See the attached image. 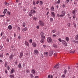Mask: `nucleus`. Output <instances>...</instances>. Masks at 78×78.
Segmentation results:
<instances>
[{
    "mask_svg": "<svg viewBox=\"0 0 78 78\" xmlns=\"http://www.w3.org/2000/svg\"><path fill=\"white\" fill-rule=\"evenodd\" d=\"M34 13H36L35 10H31L30 12L29 13V16H30V17H31V16H32V15L34 14Z\"/></svg>",
    "mask_w": 78,
    "mask_h": 78,
    "instance_id": "1",
    "label": "nucleus"
},
{
    "mask_svg": "<svg viewBox=\"0 0 78 78\" xmlns=\"http://www.w3.org/2000/svg\"><path fill=\"white\" fill-rule=\"evenodd\" d=\"M61 13L62 14H61V16H62V17H64L65 15H66V11H64V10H63L62 11Z\"/></svg>",
    "mask_w": 78,
    "mask_h": 78,
    "instance_id": "2",
    "label": "nucleus"
},
{
    "mask_svg": "<svg viewBox=\"0 0 78 78\" xmlns=\"http://www.w3.org/2000/svg\"><path fill=\"white\" fill-rule=\"evenodd\" d=\"M39 25L41 27H43L44 26V23L42 21H39Z\"/></svg>",
    "mask_w": 78,
    "mask_h": 78,
    "instance_id": "3",
    "label": "nucleus"
},
{
    "mask_svg": "<svg viewBox=\"0 0 78 78\" xmlns=\"http://www.w3.org/2000/svg\"><path fill=\"white\" fill-rule=\"evenodd\" d=\"M47 41L49 42H51L52 41V40L51 39V38L50 37H48L47 38Z\"/></svg>",
    "mask_w": 78,
    "mask_h": 78,
    "instance_id": "4",
    "label": "nucleus"
},
{
    "mask_svg": "<svg viewBox=\"0 0 78 78\" xmlns=\"http://www.w3.org/2000/svg\"><path fill=\"white\" fill-rule=\"evenodd\" d=\"M32 46L33 47H36L37 46V43L36 42H33L32 43Z\"/></svg>",
    "mask_w": 78,
    "mask_h": 78,
    "instance_id": "5",
    "label": "nucleus"
},
{
    "mask_svg": "<svg viewBox=\"0 0 78 78\" xmlns=\"http://www.w3.org/2000/svg\"><path fill=\"white\" fill-rule=\"evenodd\" d=\"M13 58H14V55L11 54L9 56V58L10 60H12L13 59Z\"/></svg>",
    "mask_w": 78,
    "mask_h": 78,
    "instance_id": "6",
    "label": "nucleus"
},
{
    "mask_svg": "<svg viewBox=\"0 0 78 78\" xmlns=\"http://www.w3.org/2000/svg\"><path fill=\"white\" fill-rule=\"evenodd\" d=\"M62 41L63 42V44L65 45V46H67V42L65 41L64 40H62Z\"/></svg>",
    "mask_w": 78,
    "mask_h": 78,
    "instance_id": "7",
    "label": "nucleus"
},
{
    "mask_svg": "<svg viewBox=\"0 0 78 78\" xmlns=\"http://www.w3.org/2000/svg\"><path fill=\"white\" fill-rule=\"evenodd\" d=\"M24 44H25L26 45H27V46L28 47H30V44H29V43H28L27 41H26L25 42Z\"/></svg>",
    "mask_w": 78,
    "mask_h": 78,
    "instance_id": "8",
    "label": "nucleus"
},
{
    "mask_svg": "<svg viewBox=\"0 0 78 78\" xmlns=\"http://www.w3.org/2000/svg\"><path fill=\"white\" fill-rule=\"evenodd\" d=\"M34 53L35 54H36V55L39 54V52H38V51L37 49L34 50Z\"/></svg>",
    "mask_w": 78,
    "mask_h": 78,
    "instance_id": "9",
    "label": "nucleus"
},
{
    "mask_svg": "<svg viewBox=\"0 0 78 78\" xmlns=\"http://www.w3.org/2000/svg\"><path fill=\"white\" fill-rule=\"evenodd\" d=\"M53 51H50L49 52V55L50 56H52L53 55Z\"/></svg>",
    "mask_w": 78,
    "mask_h": 78,
    "instance_id": "10",
    "label": "nucleus"
},
{
    "mask_svg": "<svg viewBox=\"0 0 78 78\" xmlns=\"http://www.w3.org/2000/svg\"><path fill=\"white\" fill-rule=\"evenodd\" d=\"M51 15L53 17H55V13L54 12H52L51 13Z\"/></svg>",
    "mask_w": 78,
    "mask_h": 78,
    "instance_id": "11",
    "label": "nucleus"
},
{
    "mask_svg": "<svg viewBox=\"0 0 78 78\" xmlns=\"http://www.w3.org/2000/svg\"><path fill=\"white\" fill-rule=\"evenodd\" d=\"M44 55L45 56H48V53L47 51L45 52L44 53Z\"/></svg>",
    "mask_w": 78,
    "mask_h": 78,
    "instance_id": "12",
    "label": "nucleus"
},
{
    "mask_svg": "<svg viewBox=\"0 0 78 78\" xmlns=\"http://www.w3.org/2000/svg\"><path fill=\"white\" fill-rule=\"evenodd\" d=\"M27 30H28V28L27 27H25L22 29V31H23L24 32V31H27Z\"/></svg>",
    "mask_w": 78,
    "mask_h": 78,
    "instance_id": "13",
    "label": "nucleus"
},
{
    "mask_svg": "<svg viewBox=\"0 0 78 78\" xmlns=\"http://www.w3.org/2000/svg\"><path fill=\"white\" fill-rule=\"evenodd\" d=\"M23 52H21L20 53V55L19 56V58H21V57H22V56H23Z\"/></svg>",
    "mask_w": 78,
    "mask_h": 78,
    "instance_id": "14",
    "label": "nucleus"
},
{
    "mask_svg": "<svg viewBox=\"0 0 78 78\" xmlns=\"http://www.w3.org/2000/svg\"><path fill=\"white\" fill-rule=\"evenodd\" d=\"M15 72V70L12 68L10 71V73L12 74L13 72Z\"/></svg>",
    "mask_w": 78,
    "mask_h": 78,
    "instance_id": "15",
    "label": "nucleus"
},
{
    "mask_svg": "<svg viewBox=\"0 0 78 78\" xmlns=\"http://www.w3.org/2000/svg\"><path fill=\"white\" fill-rule=\"evenodd\" d=\"M22 26L23 27H25V26H26V23H25V22H23L22 24Z\"/></svg>",
    "mask_w": 78,
    "mask_h": 78,
    "instance_id": "16",
    "label": "nucleus"
},
{
    "mask_svg": "<svg viewBox=\"0 0 78 78\" xmlns=\"http://www.w3.org/2000/svg\"><path fill=\"white\" fill-rule=\"evenodd\" d=\"M31 73H32V74H35L36 72L34 69H32L31 70Z\"/></svg>",
    "mask_w": 78,
    "mask_h": 78,
    "instance_id": "17",
    "label": "nucleus"
},
{
    "mask_svg": "<svg viewBox=\"0 0 78 78\" xmlns=\"http://www.w3.org/2000/svg\"><path fill=\"white\" fill-rule=\"evenodd\" d=\"M8 28L9 30H12V26L11 25H9L8 27Z\"/></svg>",
    "mask_w": 78,
    "mask_h": 78,
    "instance_id": "18",
    "label": "nucleus"
},
{
    "mask_svg": "<svg viewBox=\"0 0 78 78\" xmlns=\"http://www.w3.org/2000/svg\"><path fill=\"white\" fill-rule=\"evenodd\" d=\"M45 40L43 39H41L40 41V42L42 44H44V42Z\"/></svg>",
    "mask_w": 78,
    "mask_h": 78,
    "instance_id": "19",
    "label": "nucleus"
},
{
    "mask_svg": "<svg viewBox=\"0 0 78 78\" xmlns=\"http://www.w3.org/2000/svg\"><path fill=\"white\" fill-rule=\"evenodd\" d=\"M9 76L10 78H14V74L10 75Z\"/></svg>",
    "mask_w": 78,
    "mask_h": 78,
    "instance_id": "20",
    "label": "nucleus"
},
{
    "mask_svg": "<svg viewBox=\"0 0 78 78\" xmlns=\"http://www.w3.org/2000/svg\"><path fill=\"white\" fill-rule=\"evenodd\" d=\"M76 11V10L75 9L73 11L72 13L73 15H75V14H76V12H75Z\"/></svg>",
    "mask_w": 78,
    "mask_h": 78,
    "instance_id": "21",
    "label": "nucleus"
},
{
    "mask_svg": "<svg viewBox=\"0 0 78 78\" xmlns=\"http://www.w3.org/2000/svg\"><path fill=\"white\" fill-rule=\"evenodd\" d=\"M54 67H55V69H59V65H57L55 66H54Z\"/></svg>",
    "mask_w": 78,
    "mask_h": 78,
    "instance_id": "22",
    "label": "nucleus"
},
{
    "mask_svg": "<svg viewBox=\"0 0 78 78\" xmlns=\"http://www.w3.org/2000/svg\"><path fill=\"white\" fill-rule=\"evenodd\" d=\"M52 32L53 33H55L56 32H57V30L56 29H54L52 30Z\"/></svg>",
    "mask_w": 78,
    "mask_h": 78,
    "instance_id": "23",
    "label": "nucleus"
},
{
    "mask_svg": "<svg viewBox=\"0 0 78 78\" xmlns=\"http://www.w3.org/2000/svg\"><path fill=\"white\" fill-rule=\"evenodd\" d=\"M18 67L19 69H21L22 68V65H21V64L20 63L18 65Z\"/></svg>",
    "mask_w": 78,
    "mask_h": 78,
    "instance_id": "24",
    "label": "nucleus"
},
{
    "mask_svg": "<svg viewBox=\"0 0 78 78\" xmlns=\"http://www.w3.org/2000/svg\"><path fill=\"white\" fill-rule=\"evenodd\" d=\"M30 78H34V76H33V75L32 74H30Z\"/></svg>",
    "mask_w": 78,
    "mask_h": 78,
    "instance_id": "25",
    "label": "nucleus"
},
{
    "mask_svg": "<svg viewBox=\"0 0 78 78\" xmlns=\"http://www.w3.org/2000/svg\"><path fill=\"white\" fill-rule=\"evenodd\" d=\"M6 11H7V9H5L4 12H3V14H6Z\"/></svg>",
    "mask_w": 78,
    "mask_h": 78,
    "instance_id": "26",
    "label": "nucleus"
},
{
    "mask_svg": "<svg viewBox=\"0 0 78 78\" xmlns=\"http://www.w3.org/2000/svg\"><path fill=\"white\" fill-rule=\"evenodd\" d=\"M3 58V53H1L0 55V58Z\"/></svg>",
    "mask_w": 78,
    "mask_h": 78,
    "instance_id": "27",
    "label": "nucleus"
},
{
    "mask_svg": "<svg viewBox=\"0 0 78 78\" xmlns=\"http://www.w3.org/2000/svg\"><path fill=\"white\" fill-rule=\"evenodd\" d=\"M5 5H6V6H9V3L5 2Z\"/></svg>",
    "mask_w": 78,
    "mask_h": 78,
    "instance_id": "28",
    "label": "nucleus"
},
{
    "mask_svg": "<svg viewBox=\"0 0 78 78\" xmlns=\"http://www.w3.org/2000/svg\"><path fill=\"white\" fill-rule=\"evenodd\" d=\"M8 64V63L6 62H5V63L4 64V66L5 67H6L7 66V65Z\"/></svg>",
    "mask_w": 78,
    "mask_h": 78,
    "instance_id": "29",
    "label": "nucleus"
},
{
    "mask_svg": "<svg viewBox=\"0 0 78 78\" xmlns=\"http://www.w3.org/2000/svg\"><path fill=\"white\" fill-rule=\"evenodd\" d=\"M51 11H54V7H53L52 6L51 7Z\"/></svg>",
    "mask_w": 78,
    "mask_h": 78,
    "instance_id": "30",
    "label": "nucleus"
},
{
    "mask_svg": "<svg viewBox=\"0 0 78 78\" xmlns=\"http://www.w3.org/2000/svg\"><path fill=\"white\" fill-rule=\"evenodd\" d=\"M63 73L66 75V73H67V70L65 69L63 72Z\"/></svg>",
    "mask_w": 78,
    "mask_h": 78,
    "instance_id": "31",
    "label": "nucleus"
},
{
    "mask_svg": "<svg viewBox=\"0 0 78 78\" xmlns=\"http://www.w3.org/2000/svg\"><path fill=\"white\" fill-rule=\"evenodd\" d=\"M75 50L74 51H70V53H75Z\"/></svg>",
    "mask_w": 78,
    "mask_h": 78,
    "instance_id": "32",
    "label": "nucleus"
},
{
    "mask_svg": "<svg viewBox=\"0 0 78 78\" xmlns=\"http://www.w3.org/2000/svg\"><path fill=\"white\" fill-rule=\"evenodd\" d=\"M76 40H78V35H76L75 37Z\"/></svg>",
    "mask_w": 78,
    "mask_h": 78,
    "instance_id": "33",
    "label": "nucleus"
},
{
    "mask_svg": "<svg viewBox=\"0 0 78 78\" xmlns=\"http://www.w3.org/2000/svg\"><path fill=\"white\" fill-rule=\"evenodd\" d=\"M53 21V19L52 18H50V22H52Z\"/></svg>",
    "mask_w": 78,
    "mask_h": 78,
    "instance_id": "34",
    "label": "nucleus"
},
{
    "mask_svg": "<svg viewBox=\"0 0 78 78\" xmlns=\"http://www.w3.org/2000/svg\"><path fill=\"white\" fill-rule=\"evenodd\" d=\"M32 42H33V40L32 39H30L29 40V43L30 44H31L32 43Z\"/></svg>",
    "mask_w": 78,
    "mask_h": 78,
    "instance_id": "35",
    "label": "nucleus"
},
{
    "mask_svg": "<svg viewBox=\"0 0 78 78\" xmlns=\"http://www.w3.org/2000/svg\"><path fill=\"white\" fill-rule=\"evenodd\" d=\"M41 39H45V36H41Z\"/></svg>",
    "mask_w": 78,
    "mask_h": 78,
    "instance_id": "36",
    "label": "nucleus"
},
{
    "mask_svg": "<svg viewBox=\"0 0 78 78\" xmlns=\"http://www.w3.org/2000/svg\"><path fill=\"white\" fill-rule=\"evenodd\" d=\"M53 47H54V48H57L58 47H57V45H56L55 44H53Z\"/></svg>",
    "mask_w": 78,
    "mask_h": 78,
    "instance_id": "37",
    "label": "nucleus"
},
{
    "mask_svg": "<svg viewBox=\"0 0 78 78\" xmlns=\"http://www.w3.org/2000/svg\"><path fill=\"white\" fill-rule=\"evenodd\" d=\"M17 31H20V27H18L17 28Z\"/></svg>",
    "mask_w": 78,
    "mask_h": 78,
    "instance_id": "38",
    "label": "nucleus"
},
{
    "mask_svg": "<svg viewBox=\"0 0 78 78\" xmlns=\"http://www.w3.org/2000/svg\"><path fill=\"white\" fill-rule=\"evenodd\" d=\"M66 39L67 42H69V38H68V37H66Z\"/></svg>",
    "mask_w": 78,
    "mask_h": 78,
    "instance_id": "39",
    "label": "nucleus"
},
{
    "mask_svg": "<svg viewBox=\"0 0 78 78\" xmlns=\"http://www.w3.org/2000/svg\"><path fill=\"white\" fill-rule=\"evenodd\" d=\"M5 15L4 14L3 15H0V17H5Z\"/></svg>",
    "mask_w": 78,
    "mask_h": 78,
    "instance_id": "40",
    "label": "nucleus"
},
{
    "mask_svg": "<svg viewBox=\"0 0 78 78\" xmlns=\"http://www.w3.org/2000/svg\"><path fill=\"white\" fill-rule=\"evenodd\" d=\"M7 14H8L9 16L11 15V12L9 11H8L7 12Z\"/></svg>",
    "mask_w": 78,
    "mask_h": 78,
    "instance_id": "41",
    "label": "nucleus"
},
{
    "mask_svg": "<svg viewBox=\"0 0 78 78\" xmlns=\"http://www.w3.org/2000/svg\"><path fill=\"white\" fill-rule=\"evenodd\" d=\"M40 34H41V36H44V33H43V32H41L40 33Z\"/></svg>",
    "mask_w": 78,
    "mask_h": 78,
    "instance_id": "42",
    "label": "nucleus"
},
{
    "mask_svg": "<svg viewBox=\"0 0 78 78\" xmlns=\"http://www.w3.org/2000/svg\"><path fill=\"white\" fill-rule=\"evenodd\" d=\"M53 37L55 38L56 37V35L55 34H54L52 35Z\"/></svg>",
    "mask_w": 78,
    "mask_h": 78,
    "instance_id": "43",
    "label": "nucleus"
},
{
    "mask_svg": "<svg viewBox=\"0 0 78 78\" xmlns=\"http://www.w3.org/2000/svg\"><path fill=\"white\" fill-rule=\"evenodd\" d=\"M66 76L64 74H63L62 75V78H65Z\"/></svg>",
    "mask_w": 78,
    "mask_h": 78,
    "instance_id": "44",
    "label": "nucleus"
},
{
    "mask_svg": "<svg viewBox=\"0 0 78 78\" xmlns=\"http://www.w3.org/2000/svg\"><path fill=\"white\" fill-rule=\"evenodd\" d=\"M57 16L58 17H62V16H61V15H59L58 14H57Z\"/></svg>",
    "mask_w": 78,
    "mask_h": 78,
    "instance_id": "45",
    "label": "nucleus"
},
{
    "mask_svg": "<svg viewBox=\"0 0 78 78\" xmlns=\"http://www.w3.org/2000/svg\"><path fill=\"white\" fill-rule=\"evenodd\" d=\"M3 48V46H0V50H2V48Z\"/></svg>",
    "mask_w": 78,
    "mask_h": 78,
    "instance_id": "46",
    "label": "nucleus"
},
{
    "mask_svg": "<svg viewBox=\"0 0 78 78\" xmlns=\"http://www.w3.org/2000/svg\"><path fill=\"white\" fill-rule=\"evenodd\" d=\"M33 19L34 20H37V18L36 17H34L33 18Z\"/></svg>",
    "mask_w": 78,
    "mask_h": 78,
    "instance_id": "47",
    "label": "nucleus"
},
{
    "mask_svg": "<svg viewBox=\"0 0 78 78\" xmlns=\"http://www.w3.org/2000/svg\"><path fill=\"white\" fill-rule=\"evenodd\" d=\"M27 73H29L30 72V70L29 69H27L26 71Z\"/></svg>",
    "mask_w": 78,
    "mask_h": 78,
    "instance_id": "48",
    "label": "nucleus"
},
{
    "mask_svg": "<svg viewBox=\"0 0 78 78\" xmlns=\"http://www.w3.org/2000/svg\"><path fill=\"white\" fill-rule=\"evenodd\" d=\"M43 47L44 48H46L47 47V45H43Z\"/></svg>",
    "mask_w": 78,
    "mask_h": 78,
    "instance_id": "49",
    "label": "nucleus"
},
{
    "mask_svg": "<svg viewBox=\"0 0 78 78\" xmlns=\"http://www.w3.org/2000/svg\"><path fill=\"white\" fill-rule=\"evenodd\" d=\"M6 41L8 42H9V39L7 38L6 39Z\"/></svg>",
    "mask_w": 78,
    "mask_h": 78,
    "instance_id": "50",
    "label": "nucleus"
},
{
    "mask_svg": "<svg viewBox=\"0 0 78 78\" xmlns=\"http://www.w3.org/2000/svg\"><path fill=\"white\" fill-rule=\"evenodd\" d=\"M3 32H1L0 33L1 36H3Z\"/></svg>",
    "mask_w": 78,
    "mask_h": 78,
    "instance_id": "51",
    "label": "nucleus"
},
{
    "mask_svg": "<svg viewBox=\"0 0 78 78\" xmlns=\"http://www.w3.org/2000/svg\"><path fill=\"white\" fill-rule=\"evenodd\" d=\"M40 4L41 5H42V4H43L42 1H40Z\"/></svg>",
    "mask_w": 78,
    "mask_h": 78,
    "instance_id": "52",
    "label": "nucleus"
},
{
    "mask_svg": "<svg viewBox=\"0 0 78 78\" xmlns=\"http://www.w3.org/2000/svg\"><path fill=\"white\" fill-rule=\"evenodd\" d=\"M20 36L19 35L18 37V39H19V40H20Z\"/></svg>",
    "mask_w": 78,
    "mask_h": 78,
    "instance_id": "53",
    "label": "nucleus"
},
{
    "mask_svg": "<svg viewBox=\"0 0 78 78\" xmlns=\"http://www.w3.org/2000/svg\"><path fill=\"white\" fill-rule=\"evenodd\" d=\"M41 56L42 57V58H44V55H43V54H42V53L41 54Z\"/></svg>",
    "mask_w": 78,
    "mask_h": 78,
    "instance_id": "54",
    "label": "nucleus"
},
{
    "mask_svg": "<svg viewBox=\"0 0 78 78\" xmlns=\"http://www.w3.org/2000/svg\"><path fill=\"white\" fill-rule=\"evenodd\" d=\"M67 25L68 26V27H70V23H69L67 24Z\"/></svg>",
    "mask_w": 78,
    "mask_h": 78,
    "instance_id": "55",
    "label": "nucleus"
},
{
    "mask_svg": "<svg viewBox=\"0 0 78 78\" xmlns=\"http://www.w3.org/2000/svg\"><path fill=\"white\" fill-rule=\"evenodd\" d=\"M10 69V68L9 66H7V69L9 70Z\"/></svg>",
    "mask_w": 78,
    "mask_h": 78,
    "instance_id": "56",
    "label": "nucleus"
},
{
    "mask_svg": "<svg viewBox=\"0 0 78 78\" xmlns=\"http://www.w3.org/2000/svg\"><path fill=\"white\" fill-rule=\"evenodd\" d=\"M75 43H76V44H78V41H74Z\"/></svg>",
    "mask_w": 78,
    "mask_h": 78,
    "instance_id": "57",
    "label": "nucleus"
},
{
    "mask_svg": "<svg viewBox=\"0 0 78 78\" xmlns=\"http://www.w3.org/2000/svg\"><path fill=\"white\" fill-rule=\"evenodd\" d=\"M33 4L34 5H36V2L34 1H33Z\"/></svg>",
    "mask_w": 78,
    "mask_h": 78,
    "instance_id": "58",
    "label": "nucleus"
},
{
    "mask_svg": "<svg viewBox=\"0 0 78 78\" xmlns=\"http://www.w3.org/2000/svg\"><path fill=\"white\" fill-rule=\"evenodd\" d=\"M69 0H66V2H67V3L69 2Z\"/></svg>",
    "mask_w": 78,
    "mask_h": 78,
    "instance_id": "59",
    "label": "nucleus"
},
{
    "mask_svg": "<svg viewBox=\"0 0 78 78\" xmlns=\"http://www.w3.org/2000/svg\"><path fill=\"white\" fill-rule=\"evenodd\" d=\"M57 3H58V4H59V3H60V0H58V1H57Z\"/></svg>",
    "mask_w": 78,
    "mask_h": 78,
    "instance_id": "60",
    "label": "nucleus"
},
{
    "mask_svg": "<svg viewBox=\"0 0 78 78\" xmlns=\"http://www.w3.org/2000/svg\"><path fill=\"white\" fill-rule=\"evenodd\" d=\"M58 40L59 41V42H61V38H59L58 39Z\"/></svg>",
    "mask_w": 78,
    "mask_h": 78,
    "instance_id": "61",
    "label": "nucleus"
},
{
    "mask_svg": "<svg viewBox=\"0 0 78 78\" xmlns=\"http://www.w3.org/2000/svg\"><path fill=\"white\" fill-rule=\"evenodd\" d=\"M36 28L37 29H38L39 28V26H37Z\"/></svg>",
    "mask_w": 78,
    "mask_h": 78,
    "instance_id": "62",
    "label": "nucleus"
},
{
    "mask_svg": "<svg viewBox=\"0 0 78 78\" xmlns=\"http://www.w3.org/2000/svg\"><path fill=\"white\" fill-rule=\"evenodd\" d=\"M2 37H3L4 39H6V36L4 35L2 36Z\"/></svg>",
    "mask_w": 78,
    "mask_h": 78,
    "instance_id": "63",
    "label": "nucleus"
},
{
    "mask_svg": "<svg viewBox=\"0 0 78 78\" xmlns=\"http://www.w3.org/2000/svg\"><path fill=\"white\" fill-rule=\"evenodd\" d=\"M6 55L7 56H9V54L8 53H6Z\"/></svg>",
    "mask_w": 78,
    "mask_h": 78,
    "instance_id": "64",
    "label": "nucleus"
}]
</instances>
